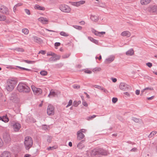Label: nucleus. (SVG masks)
Segmentation results:
<instances>
[{
    "label": "nucleus",
    "instance_id": "obj_1",
    "mask_svg": "<svg viewBox=\"0 0 157 157\" xmlns=\"http://www.w3.org/2000/svg\"><path fill=\"white\" fill-rule=\"evenodd\" d=\"M86 154L90 157H97L99 155H107V151L101 148H96L87 151Z\"/></svg>",
    "mask_w": 157,
    "mask_h": 157
},
{
    "label": "nucleus",
    "instance_id": "obj_2",
    "mask_svg": "<svg viewBox=\"0 0 157 157\" xmlns=\"http://www.w3.org/2000/svg\"><path fill=\"white\" fill-rule=\"evenodd\" d=\"M17 88L18 90L21 92L28 93L30 90V88L25 83H20Z\"/></svg>",
    "mask_w": 157,
    "mask_h": 157
},
{
    "label": "nucleus",
    "instance_id": "obj_3",
    "mask_svg": "<svg viewBox=\"0 0 157 157\" xmlns=\"http://www.w3.org/2000/svg\"><path fill=\"white\" fill-rule=\"evenodd\" d=\"M24 144L26 150H29L32 147L33 144L32 138L30 136H26L25 137Z\"/></svg>",
    "mask_w": 157,
    "mask_h": 157
},
{
    "label": "nucleus",
    "instance_id": "obj_4",
    "mask_svg": "<svg viewBox=\"0 0 157 157\" xmlns=\"http://www.w3.org/2000/svg\"><path fill=\"white\" fill-rule=\"evenodd\" d=\"M15 86V82L12 80H9L7 82L6 86V89L9 91H11Z\"/></svg>",
    "mask_w": 157,
    "mask_h": 157
},
{
    "label": "nucleus",
    "instance_id": "obj_5",
    "mask_svg": "<svg viewBox=\"0 0 157 157\" xmlns=\"http://www.w3.org/2000/svg\"><path fill=\"white\" fill-rule=\"evenodd\" d=\"M47 113L49 116H52L55 113L54 108L51 105H49L47 109Z\"/></svg>",
    "mask_w": 157,
    "mask_h": 157
},
{
    "label": "nucleus",
    "instance_id": "obj_6",
    "mask_svg": "<svg viewBox=\"0 0 157 157\" xmlns=\"http://www.w3.org/2000/svg\"><path fill=\"white\" fill-rule=\"evenodd\" d=\"M119 88L121 90L124 91H126L132 89L129 85L124 82H121L120 84Z\"/></svg>",
    "mask_w": 157,
    "mask_h": 157
},
{
    "label": "nucleus",
    "instance_id": "obj_7",
    "mask_svg": "<svg viewBox=\"0 0 157 157\" xmlns=\"http://www.w3.org/2000/svg\"><path fill=\"white\" fill-rule=\"evenodd\" d=\"M59 8L61 11L65 13H69L71 10L70 7L65 5H61Z\"/></svg>",
    "mask_w": 157,
    "mask_h": 157
},
{
    "label": "nucleus",
    "instance_id": "obj_8",
    "mask_svg": "<svg viewBox=\"0 0 157 157\" xmlns=\"http://www.w3.org/2000/svg\"><path fill=\"white\" fill-rule=\"evenodd\" d=\"M31 88L35 94L39 95L41 94L42 92V90L41 89L36 87L33 85L31 86Z\"/></svg>",
    "mask_w": 157,
    "mask_h": 157
},
{
    "label": "nucleus",
    "instance_id": "obj_9",
    "mask_svg": "<svg viewBox=\"0 0 157 157\" xmlns=\"http://www.w3.org/2000/svg\"><path fill=\"white\" fill-rule=\"evenodd\" d=\"M0 12L6 14H9V11L8 8L3 5H0Z\"/></svg>",
    "mask_w": 157,
    "mask_h": 157
},
{
    "label": "nucleus",
    "instance_id": "obj_10",
    "mask_svg": "<svg viewBox=\"0 0 157 157\" xmlns=\"http://www.w3.org/2000/svg\"><path fill=\"white\" fill-rule=\"evenodd\" d=\"M3 139L6 143H9L11 141V138L10 135L6 133L4 134L3 135Z\"/></svg>",
    "mask_w": 157,
    "mask_h": 157
},
{
    "label": "nucleus",
    "instance_id": "obj_11",
    "mask_svg": "<svg viewBox=\"0 0 157 157\" xmlns=\"http://www.w3.org/2000/svg\"><path fill=\"white\" fill-rule=\"evenodd\" d=\"M12 124L13 126V129L14 131H18L21 128V125L19 123L13 122Z\"/></svg>",
    "mask_w": 157,
    "mask_h": 157
},
{
    "label": "nucleus",
    "instance_id": "obj_12",
    "mask_svg": "<svg viewBox=\"0 0 157 157\" xmlns=\"http://www.w3.org/2000/svg\"><path fill=\"white\" fill-rule=\"evenodd\" d=\"M148 11L150 12L157 13V6L154 5L148 8Z\"/></svg>",
    "mask_w": 157,
    "mask_h": 157
},
{
    "label": "nucleus",
    "instance_id": "obj_13",
    "mask_svg": "<svg viewBox=\"0 0 157 157\" xmlns=\"http://www.w3.org/2000/svg\"><path fill=\"white\" fill-rule=\"evenodd\" d=\"M92 33H94L95 35L99 36H101V35H104L105 33V32H98L94 29H92Z\"/></svg>",
    "mask_w": 157,
    "mask_h": 157
},
{
    "label": "nucleus",
    "instance_id": "obj_14",
    "mask_svg": "<svg viewBox=\"0 0 157 157\" xmlns=\"http://www.w3.org/2000/svg\"><path fill=\"white\" fill-rule=\"evenodd\" d=\"M115 57L113 56H111L106 58L105 62L106 63H109L113 61Z\"/></svg>",
    "mask_w": 157,
    "mask_h": 157
},
{
    "label": "nucleus",
    "instance_id": "obj_15",
    "mask_svg": "<svg viewBox=\"0 0 157 157\" xmlns=\"http://www.w3.org/2000/svg\"><path fill=\"white\" fill-rule=\"evenodd\" d=\"M80 131H78L77 133V139L78 140H82L84 137V135L82 133H81V132H79Z\"/></svg>",
    "mask_w": 157,
    "mask_h": 157
},
{
    "label": "nucleus",
    "instance_id": "obj_16",
    "mask_svg": "<svg viewBox=\"0 0 157 157\" xmlns=\"http://www.w3.org/2000/svg\"><path fill=\"white\" fill-rule=\"evenodd\" d=\"M91 20L94 22H97L99 20L98 17L97 15H91L90 17Z\"/></svg>",
    "mask_w": 157,
    "mask_h": 157
},
{
    "label": "nucleus",
    "instance_id": "obj_17",
    "mask_svg": "<svg viewBox=\"0 0 157 157\" xmlns=\"http://www.w3.org/2000/svg\"><path fill=\"white\" fill-rule=\"evenodd\" d=\"M154 90L153 88L152 87H146L143 90H142L141 91V94H140V95L142 96L143 94V93L144 92H145V93H146L147 91V90Z\"/></svg>",
    "mask_w": 157,
    "mask_h": 157
},
{
    "label": "nucleus",
    "instance_id": "obj_18",
    "mask_svg": "<svg viewBox=\"0 0 157 157\" xmlns=\"http://www.w3.org/2000/svg\"><path fill=\"white\" fill-rule=\"evenodd\" d=\"M84 140H82L80 141L77 145V147L79 149H82L84 147V145L83 143L85 141Z\"/></svg>",
    "mask_w": 157,
    "mask_h": 157
},
{
    "label": "nucleus",
    "instance_id": "obj_19",
    "mask_svg": "<svg viewBox=\"0 0 157 157\" xmlns=\"http://www.w3.org/2000/svg\"><path fill=\"white\" fill-rule=\"evenodd\" d=\"M151 1V0H140V3L142 5H146L150 3Z\"/></svg>",
    "mask_w": 157,
    "mask_h": 157
},
{
    "label": "nucleus",
    "instance_id": "obj_20",
    "mask_svg": "<svg viewBox=\"0 0 157 157\" xmlns=\"http://www.w3.org/2000/svg\"><path fill=\"white\" fill-rule=\"evenodd\" d=\"M121 35L124 36H126L127 37H129L131 35V33L128 31H124L121 33Z\"/></svg>",
    "mask_w": 157,
    "mask_h": 157
},
{
    "label": "nucleus",
    "instance_id": "obj_21",
    "mask_svg": "<svg viewBox=\"0 0 157 157\" xmlns=\"http://www.w3.org/2000/svg\"><path fill=\"white\" fill-rule=\"evenodd\" d=\"M10 152L7 151H5L2 154L1 157H10Z\"/></svg>",
    "mask_w": 157,
    "mask_h": 157
},
{
    "label": "nucleus",
    "instance_id": "obj_22",
    "mask_svg": "<svg viewBox=\"0 0 157 157\" xmlns=\"http://www.w3.org/2000/svg\"><path fill=\"white\" fill-rule=\"evenodd\" d=\"M0 120L5 122H7L9 121V119L7 116H3L2 117H0Z\"/></svg>",
    "mask_w": 157,
    "mask_h": 157
},
{
    "label": "nucleus",
    "instance_id": "obj_23",
    "mask_svg": "<svg viewBox=\"0 0 157 157\" xmlns=\"http://www.w3.org/2000/svg\"><path fill=\"white\" fill-rule=\"evenodd\" d=\"M34 8L35 9H37L39 10H45L44 7L40 6L37 4L35 5Z\"/></svg>",
    "mask_w": 157,
    "mask_h": 157
},
{
    "label": "nucleus",
    "instance_id": "obj_24",
    "mask_svg": "<svg viewBox=\"0 0 157 157\" xmlns=\"http://www.w3.org/2000/svg\"><path fill=\"white\" fill-rule=\"evenodd\" d=\"M39 21H40L42 23L44 24H47V22L48 21L46 18H44L43 17L39 18Z\"/></svg>",
    "mask_w": 157,
    "mask_h": 157
},
{
    "label": "nucleus",
    "instance_id": "obj_25",
    "mask_svg": "<svg viewBox=\"0 0 157 157\" xmlns=\"http://www.w3.org/2000/svg\"><path fill=\"white\" fill-rule=\"evenodd\" d=\"M88 39L90 41L96 44H98V41L97 40L94 39L93 38L89 36L88 37Z\"/></svg>",
    "mask_w": 157,
    "mask_h": 157
},
{
    "label": "nucleus",
    "instance_id": "obj_26",
    "mask_svg": "<svg viewBox=\"0 0 157 157\" xmlns=\"http://www.w3.org/2000/svg\"><path fill=\"white\" fill-rule=\"evenodd\" d=\"M134 51L133 49H131L128 51H127L126 54L127 55H128L130 56H132L134 54Z\"/></svg>",
    "mask_w": 157,
    "mask_h": 157
},
{
    "label": "nucleus",
    "instance_id": "obj_27",
    "mask_svg": "<svg viewBox=\"0 0 157 157\" xmlns=\"http://www.w3.org/2000/svg\"><path fill=\"white\" fill-rule=\"evenodd\" d=\"M56 95V93L53 90H52L50 92L49 94L48 95V96H52L54 97Z\"/></svg>",
    "mask_w": 157,
    "mask_h": 157
},
{
    "label": "nucleus",
    "instance_id": "obj_28",
    "mask_svg": "<svg viewBox=\"0 0 157 157\" xmlns=\"http://www.w3.org/2000/svg\"><path fill=\"white\" fill-rule=\"evenodd\" d=\"M14 50L18 52H23L24 51V49L22 48H17L14 49H13Z\"/></svg>",
    "mask_w": 157,
    "mask_h": 157
},
{
    "label": "nucleus",
    "instance_id": "obj_29",
    "mask_svg": "<svg viewBox=\"0 0 157 157\" xmlns=\"http://www.w3.org/2000/svg\"><path fill=\"white\" fill-rule=\"evenodd\" d=\"M22 32L25 35H27L29 33V30L26 28H24L22 29Z\"/></svg>",
    "mask_w": 157,
    "mask_h": 157
},
{
    "label": "nucleus",
    "instance_id": "obj_30",
    "mask_svg": "<svg viewBox=\"0 0 157 157\" xmlns=\"http://www.w3.org/2000/svg\"><path fill=\"white\" fill-rule=\"evenodd\" d=\"M23 60L24 62L28 64H33L36 62V61H29L26 60Z\"/></svg>",
    "mask_w": 157,
    "mask_h": 157
},
{
    "label": "nucleus",
    "instance_id": "obj_31",
    "mask_svg": "<svg viewBox=\"0 0 157 157\" xmlns=\"http://www.w3.org/2000/svg\"><path fill=\"white\" fill-rule=\"evenodd\" d=\"M60 34L62 36L67 37L69 36V35L68 33H65L64 32L62 31L60 33Z\"/></svg>",
    "mask_w": 157,
    "mask_h": 157
},
{
    "label": "nucleus",
    "instance_id": "obj_32",
    "mask_svg": "<svg viewBox=\"0 0 157 157\" xmlns=\"http://www.w3.org/2000/svg\"><path fill=\"white\" fill-rule=\"evenodd\" d=\"M72 26L75 29L79 30H81L82 29V27L80 26L73 25Z\"/></svg>",
    "mask_w": 157,
    "mask_h": 157
},
{
    "label": "nucleus",
    "instance_id": "obj_33",
    "mask_svg": "<svg viewBox=\"0 0 157 157\" xmlns=\"http://www.w3.org/2000/svg\"><path fill=\"white\" fill-rule=\"evenodd\" d=\"M40 74L42 76H45L48 74V72L45 71H42L40 72Z\"/></svg>",
    "mask_w": 157,
    "mask_h": 157
},
{
    "label": "nucleus",
    "instance_id": "obj_34",
    "mask_svg": "<svg viewBox=\"0 0 157 157\" xmlns=\"http://www.w3.org/2000/svg\"><path fill=\"white\" fill-rule=\"evenodd\" d=\"M71 5H72L73 6H76L77 7L79 6L78 1L76 2H71Z\"/></svg>",
    "mask_w": 157,
    "mask_h": 157
},
{
    "label": "nucleus",
    "instance_id": "obj_35",
    "mask_svg": "<svg viewBox=\"0 0 157 157\" xmlns=\"http://www.w3.org/2000/svg\"><path fill=\"white\" fill-rule=\"evenodd\" d=\"M157 133V132L156 131H154L151 132L150 135L148 136V137L149 138H151L153 136L155 135Z\"/></svg>",
    "mask_w": 157,
    "mask_h": 157
},
{
    "label": "nucleus",
    "instance_id": "obj_36",
    "mask_svg": "<svg viewBox=\"0 0 157 157\" xmlns=\"http://www.w3.org/2000/svg\"><path fill=\"white\" fill-rule=\"evenodd\" d=\"M6 17L5 16L0 15V21H2L5 20Z\"/></svg>",
    "mask_w": 157,
    "mask_h": 157
},
{
    "label": "nucleus",
    "instance_id": "obj_37",
    "mask_svg": "<svg viewBox=\"0 0 157 157\" xmlns=\"http://www.w3.org/2000/svg\"><path fill=\"white\" fill-rule=\"evenodd\" d=\"M96 117V116L94 115H93L92 116H90L87 117V119L88 120H91L94 118L95 117Z\"/></svg>",
    "mask_w": 157,
    "mask_h": 157
},
{
    "label": "nucleus",
    "instance_id": "obj_38",
    "mask_svg": "<svg viewBox=\"0 0 157 157\" xmlns=\"http://www.w3.org/2000/svg\"><path fill=\"white\" fill-rule=\"evenodd\" d=\"M133 121L136 123H138L139 122L140 120L139 119L134 117H132V119Z\"/></svg>",
    "mask_w": 157,
    "mask_h": 157
},
{
    "label": "nucleus",
    "instance_id": "obj_39",
    "mask_svg": "<svg viewBox=\"0 0 157 157\" xmlns=\"http://www.w3.org/2000/svg\"><path fill=\"white\" fill-rule=\"evenodd\" d=\"M17 67H18L20 69H21L23 70H26L28 71H31V70L30 69L25 68L24 67H21L20 66H17Z\"/></svg>",
    "mask_w": 157,
    "mask_h": 157
},
{
    "label": "nucleus",
    "instance_id": "obj_40",
    "mask_svg": "<svg viewBox=\"0 0 157 157\" xmlns=\"http://www.w3.org/2000/svg\"><path fill=\"white\" fill-rule=\"evenodd\" d=\"M93 86L95 88H97V89H100L101 90L103 89V87H102L101 86H99L97 85H94Z\"/></svg>",
    "mask_w": 157,
    "mask_h": 157
},
{
    "label": "nucleus",
    "instance_id": "obj_41",
    "mask_svg": "<svg viewBox=\"0 0 157 157\" xmlns=\"http://www.w3.org/2000/svg\"><path fill=\"white\" fill-rule=\"evenodd\" d=\"M78 2L79 6H80L81 5L83 4L85 2V1L83 0H81Z\"/></svg>",
    "mask_w": 157,
    "mask_h": 157
},
{
    "label": "nucleus",
    "instance_id": "obj_42",
    "mask_svg": "<svg viewBox=\"0 0 157 157\" xmlns=\"http://www.w3.org/2000/svg\"><path fill=\"white\" fill-rule=\"evenodd\" d=\"M101 68L100 67H96L93 69V71H100L101 70Z\"/></svg>",
    "mask_w": 157,
    "mask_h": 157
},
{
    "label": "nucleus",
    "instance_id": "obj_43",
    "mask_svg": "<svg viewBox=\"0 0 157 157\" xmlns=\"http://www.w3.org/2000/svg\"><path fill=\"white\" fill-rule=\"evenodd\" d=\"M73 87L74 89H78L80 88V86L79 85L75 84L73 85Z\"/></svg>",
    "mask_w": 157,
    "mask_h": 157
},
{
    "label": "nucleus",
    "instance_id": "obj_44",
    "mask_svg": "<svg viewBox=\"0 0 157 157\" xmlns=\"http://www.w3.org/2000/svg\"><path fill=\"white\" fill-rule=\"evenodd\" d=\"M56 59L55 58V57H52L49 59V60L50 61H56Z\"/></svg>",
    "mask_w": 157,
    "mask_h": 157
},
{
    "label": "nucleus",
    "instance_id": "obj_45",
    "mask_svg": "<svg viewBox=\"0 0 157 157\" xmlns=\"http://www.w3.org/2000/svg\"><path fill=\"white\" fill-rule=\"evenodd\" d=\"M72 100H70L69 101L68 105L66 106V107L67 108L68 107L71 105L72 104Z\"/></svg>",
    "mask_w": 157,
    "mask_h": 157
},
{
    "label": "nucleus",
    "instance_id": "obj_46",
    "mask_svg": "<svg viewBox=\"0 0 157 157\" xmlns=\"http://www.w3.org/2000/svg\"><path fill=\"white\" fill-rule=\"evenodd\" d=\"M55 55H56V54L52 52H49L47 53L48 56H52V57H54V56Z\"/></svg>",
    "mask_w": 157,
    "mask_h": 157
},
{
    "label": "nucleus",
    "instance_id": "obj_47",
    "mask_svg": "<svg viewBox=\"0 0 157 157\" xmlns=\"http://www.w3.org/2000/svg\"><path fill=\"white\" fill-rule=\"evenodd\" d=\"M117 100L118 99L116 98H113L112 99V102L114 103H116Z\"/></svg>",
    "mask_w": 157,
    "mask_h": 157
},
{
    "label": "nucleus",
    "instance_id": "obj_48",
    "mask_svg": "<svg viewBox=\"0 0 157 157\" xmlns=\"http://www.w3.org/2000/svg\"><path fill=\"white\" fill-rule=\"evenodd\" d=\"M84 72L86 73L90 74L92 73L91 71L88 70H86L84 71Z\"/></svg>",
    "mask_w": 157,
    "mask_h": 157
},
{
    "label": "nucleus",
    "instance_id": "obj_49",
    "mask_svg": "<svg viewBox=\"0 0 157 157\" xmlns=\"http://www.w3.org/2000/svg\"><path fill=\"white\" fill-rule=\"evenodd\" d=\"M82 104L85 107H87L88 106V104L85 100L82 101Z\"/></svg>",
    "mask_w": 157,
    "mask_h": 157
},
{
    "label": "nucleus",
    "instance_id": "obj_50",
    "mask_svg": "<svg viewBox=\"0 0 157 157\" xmlns=\"http://www.w3.org/2000/svg\"><path fill=\"white\" fill-rule=\"evenodd\" d=\"M70 55V54H66L62 56V58L63 59L66 58L68 57Z\"/></svg>",
    "mask_w": 157,
    "mask_h": 157
},
{
    "label": "nucleus",
    "instance_id": "obj_51",
    "mask_svg": "<svg viewBox=\"0 0 157 157\" xmlns=\"http://www.w3.org/2000/svg\"><path fill=\"white\" fill-rule=\"evenodd\" d=\"M54 57H55V58L56 59V60H58L60 59V56L56 54V55L54 56Z\"/></svg>",
    "mask_w": 157,
    "mask_h": 157
},
{
    "label": "nucleus",
    "instance_id": "obj_52",
    "mask_svg": "<svg viewBox=\"0 0 157 157\" xmlns=\"http://www.w3.org/2000/svg\"><path fill=\"white\" fill-rule=\"evenodd\" d=\"M78 105V104L77 103V101H75L73 103V105L75 107H77Z\"/></svg>",
    "mask_w": 157,
    "mask_h": 157
},
{
    "label": "nucleus",
    "instance_id": "obj_53",
    "mask_svg": "<svg viewBox=\"0 0 157 157\" xmlns=\"http://www.w3.org/2000/svg\"><path fill=\"white\" fill-rule=\"evenodd\" d=\"M137 151V149L136 147H134L130 151L131 152H136Z\"/></svg>",
    "mask_w": 157,
    "mask_h": 157
},
{
    "label": "nucleus",
    "instance_id": "obj_54",
    "mask_svg": "<svg viewBox=\"0 0 157 157\" xmlns=\"http://www.w3.org/2000/svg\"><path fill=\"white\" fill-rule=\"evenodd\" d=\"M52 137L51 136H49L47 140V141L49 143H51L52 141Z\"/></svg>",
    "mask_w": 157,
    "mask_h": 157
},
{
    "label": "nucleus",
    "instance_id": "obj_55",
    "mask_svg": "<svg viewBox=\"0 0 157 157\" xmlns=\"http://www.w3.org/2000/svg\"><path fill=\"white\" fill-rule=\"evenodd\" d=\"M146 64L149 67H151L152 66V64L151 63H147Z\"/></svg>",
    "mask_w": 157,
    "mask_h": 157
},
{
    "label": "nucleus",
    "instance_id": "obj_56",
    "mask_svg": "<svg viewBox=\"0 0 157 157\" xmlns=\"http://www.w3.org/2000/svg\"><path fill=\"white\" fill-rule=\"evenodd\" d=\"M25 13L28 15H29L30 14V11L29 10L27 9H25Z\"/></svg>",
    "mask_w": 157,
    "mask_h": 157
},
{
    "label": "nucleus",
    "instance_id": "obj_57",
    "mask_svg": "<svg viewBox=\"0 0 157 157\" xmlns=\"http://www.w3.org/2000/svg\"><path fill=\"white\" fill-rule=\"evenodd\" d=\"M86 130L84 129H81L80 130L78 131H80L79 132H81V133H84L86 132Z\"/></svg>",
    "mask_w": 157,
    "mask_h": 157
},
{
    "label": "nucleus",
    "instance_id": "obj_58",
    "mask_svg": "<svg viewBox=\"0 0 157 157\" xmlns=\"http://www.w3.org/2000/svg\"><path fill=\"white\" fill-rule=\"evenodd\" d=\"M55 149V148L54 147H50L47 148V150L49 151L51 150H53Z\"/></svg>",
    "mask_w": 157,
    "mask_h": 157
},
{
    "label": "nucleus",
    "instance_id": "obj_59",
    "mask_svg": "<svg viewBox=\"0 0 157 157\" xmlns=\"http://www.w3.org/2000/svg\"><path fill=\"white\" fill-rule=\"evenodd\" d=\"M34 39L35 40H38L39 41H40L41 39L40 38H38L37 36L34 37Z\"/></svg>",
    "mask_w": 157,
    "mask_h": 157
},
{
    "label": "nucleus",
    "instance_id": "obj_60",
    "mask_svg": "<svg viewBox=\"0 0 157 157\" xmlns=\"http://www.w3.org/2000/svg\"><path fill=\"white\" fill-rule=\"evenodd\" d=\"M60 43L59 42H56L55 44V46L56 47H58L60 45Z\"/></svg>",
    "mask_w": 157,
    "mask_h": 157
},
{
    "label": "nucleus",
    "instance_id": "obj_61",
    "mask_svg": "<svg viewBox=\"0 0 157 157\" xmlns=\"http://www.w3.org/2000/svg\"><path fill=\"white\" fill-rule=\"evenodd\" d=\"M39 53H41L42 55H44L45 53V51L43 50H41L40 51Z\"/></svg>",
    "mask_w": 157,
    "mask_h": 157
},
{
    "label": "nucleus",
    "instance_id": "obj_62",
    "mask_svg": "<svg viewBox=\"0 0 157 157\" xmlns=\"http://www.w3.org/2000/svg\"><path fill=\"white\" fill-rule=\"evenodd\" d=\"M3 144V143L2 140L0 138V147L2 146Z\"/></svg>",
    "mask_w": 157,
    "mask_h": 157
},
{
    "label": "nucleus",
    "instance_id": "obj_63",
    "mask_svg": "<svg viewBox=\"0 0 157 157\" xmlns=\"http://www.w3.org/2000/svg\"><path fill=\"white\" fill-rule=\"evenodd\" d=\"M135 93L137 95H139L140 93V90H136L135 91Z\"/></svg>",
    "mask_w": 157,
    "mask_h": 157
},
{
    "label": "nucleus",
    "instance_id": "obj_64",
    "mask_svg": "<svg viewBox=\"0 0 157 157\" xmlns=\"http://www.w3.org/2000/svg\"><path fill=\"white\" fill-rule=\"evenodd\" d=\"M154 97V96H152L151 97H148L147 98V99L149 100H150L153 99Z\"/></svg>",
    "mask_w": 157,
    "mask_h": 157
}]
</instances>
